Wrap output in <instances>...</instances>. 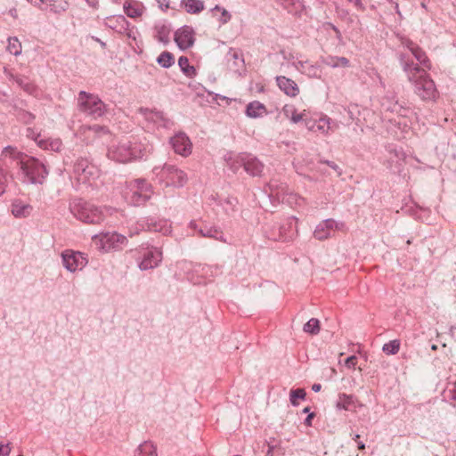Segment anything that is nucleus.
Returning <instances> with one entry per match:
<instances>
[{"mask_svg": "<svg viewBox=\"0 0 456 456\" xmlns=\"http://www.w3.org/2000/svg\"><path fill=\"white\" fill-rule=\"evenodd\" d=\"M293 66L297 71L306 75L309 77L320 78L322 75V69L316 64L309 63L308 61H293Z\"/></svg>", "mask_w": 456, "mask_h": 456, "instance_id": "a211bd4d", "label": "nucleus"}, {"mask_svg": "<svg viewBox=\"0 0 456 456\" xmlns=\"http://www.w3.org/2000/svg\"><path fill=\"white\" fill-rule=\"evenodd\" d=\"M283 113L287 118H289V114H291L290 120L295 124L298 123L304 118V114L297 113L296 110L292 106H285L283 108Z\"/></svg>", "mask_w": 456, "mask_h": 456, "instance_id": "e433bc0d", "label": "nucleus"}, {"mask_svg": "<svg viewBox=\"0 0 456 456\" xmlns=\"http://www.w3.org/2000/svg\"><path fill=\"white\" fill-rule=\"evenodd\" d=\"M175 153L187 157L191 153V142L184 133H178L170 139Z\"/></svg>", "mask_w": 456, "mask_h": 456, "instance_id": "ddd939ff", "label": "nucleus"}, {"mask_svg": "<svg viewBox=\"0 0 456 456\" xmlns=\"http://www.w3.org/2000/svg\"><path fill=\"white\" fill-rule=\"evenodd\" d=\"M190 227H191V229L198 230V224H197V223H196V222H194V221H191V222L190 223Z\"/></svg>", "mask_w": 456, "mask_h": 456, "instance_id": "13d9d810", "label": "nucleus"}, {"mask_svg": "<svg viewBox=\"0 0 456 456\" xmlns=\"http://www.w3.org/2000/svg\"><path fill=\"white\" fill-rule=\"evenodd\" d=\"M350 2H354L355 5H361V0H349Z\"/></svg>", "mask_w": 456, "mask_h": 456, "instance_id": "680f3d73", "label": "nucleus"}, {"mask_svg": "<svg viewBox=\"0 0 456 456\" xmlns=\"http://www.w3.org/2000/svg\"><path fill=\"white\" fill-rule=\"evenodd\" d=\"M132 196L131 202L134 206L144 204L151 198L152 187L145 179L139 178L130 182Z\"/></svg>", "mask_w": 456, "mask_h": 456, "instance_id": "0eeeda50", "label": "nucleus"}, {"mask_svg": "<svg viewBox=\"0 0 456 456\" xmlns=\"http://www.w3.org/2000/svg\"><path fill=\"white\" fill-rule=\"evenodd\" d=\"M15 82L20 86L24 91L28 94H33L35 91V86L32 85L28 78L18 77L15 78Z\"/></svg>", "mask_w": 456, "mask_h": 456, "instance_id": "a19ab883", "label": "nucleus"}, {"mask_svg": "<svg viewBox=\"0 0 456 456\" xmlns=\"http://www.w3.org/2000/svg\"><path fill=\"white\" fill-rule=\"evenodd\" d=\"M344 226L343 223H338L334 219H326L321 222L314 232V236L319 240H323L331 236L336 230H339Z\"/></svg>", "mask_w": 456, "mask_h": 456, "instance_id": "9b49d317", "label": "nucleus"}, {"mask_svg": "<svg viewBox=\"0 0 456 456\" xmlns=\"http://www.w3.org/2000/svg\"><path fill=\"white\" fill-rule=\"evenodd\" d=\"M305 391L303 388L291 389L289 393V401L292 405L297 406L298 405L297 399H305Z\"/></svg>", "mask_w": 456, "mask_h": 456, "instance_id": "58836bf2", "label": "nucleus"}, {"mask_svg": "<svg viewBox=\"0 0 456 456\" xmlns=\"http://www.w3.org/2000/svg\"><path fill=\"white\" fill-rule=\"evenodd\" d=\"M10 452L11 448L9 446V444H0V456H8L10 454Z\"/></svg>", "mask_w": 456, "mask_h": 456, "instance_id": "de8ad7c7", "label": "nucleus"}, {"mask_svg": "<svg viewBox=\"0 0 456 456\" xmlns=\"http://www.w3.org/2000/svg\"><path fill=\"white\" fill-rule=\"evenodd\" d=\"M297 220L294 216L287 219L284 224L277 225L273 228L269 238L273 240H290L297 234Z\"/></svg>", "mask_w": 456, "mask_h": 456, "instance_id": "6e6552de", "label": "nucleus"}, {"mask_svg": "<svg viewBox=\"0 0 456 456\" xmlns=\"http://www.w3.org/2000/svg\"><path fill=\"white\" fill-rule=\"evenodd\" d=\"M303 412H304V413H311V412H310V408H309V407H305V408L303 410Z\"/></svg>", "mask_w": 456, "mask_h": 456, "instance_id": "e2e57ef3", "label": "nucleus"}, {"mask_svg": "<svg viewBox=\"0 0 456 456\" xmlns=\"http://www.w3.org/2000/svg\"><path fill=\"white\" fill-rule=\"evenodd\" d=\"M89 129L91 131H93L96 134H109V131H108V129L105 126H99V125H94L93 126H90Z\"/></svg>", "mask_w": 456, "mask_h": 456, "instance_id": "c03bdc74", "label": "nucleus"}, {"mask_svg": "<svg viewBox=\"0 0 456 456\" xmlns=\"http://www.w3.org/2000/svg\"><path fill=\"white\" fill-rule=\"evenodd\" d=\"M140 111L148 122L158 126L169 127L172 124V122L167 118L161 111H155L149 109H140Z\"/></svg>", "mask_w": 456, "mask_h": 456, "instance_id": "f3484780", "label": "nucleus"}, {"mask_svg": "<svg viewBox=\"0 0 456 456\" xmlns=\"http://www.w3.org/2000/svg\"><path fill=\"white\" fill-rule=\"evenodd\" d=\"M181 4L191 14H197L204 10V2L201 0H182Z\"/></svg>", "mask_w": 456, "mask_h": 456, "instance_id": "393cba45", "label": "nucleus"}, {"mask_svg": "<svg viewBox=\"0 0 456 456\" xmlns=\"http://www.w3.org/2000/svg\"><path fill=\"white\" fill-rule=\"evenodd\" d=\"M134 456H157L156 447L150 442L140 444Z\"/></svg>", "mask_w": 456, "mask_h": 456, "instance_id": "7c9ffc66", "label": "nucleus"}, {"mask_svg": "<svg viewBox=\"0 0 456 456\" xmlns=\"http://www.w3.org/2000/svg\"><path fill=\"white\" fill-rule=\"evenodd\" d=\"M174 39L181 50L191 48L195 41L194 30L189 26H183L175 31Z\"/></svg>", "mask_w": 456, "mask_h": 456, "instance_id": "f8f14e48", "label": "nucleus"}, {"mask_svg": "<svg viewBox=\"0 0 456 456\" xmlns=\"http://www.w3.org/2000/svg\"><path fill=\"white\" fill-rule=\"evenodd\" d=\"M5 181V175H4L3 169L0 167V195L4 192Z\"/></svg>", "mask_w": 456, "mask_h": 456, "instance_id": "49530a36", "label": "nucleus"}, {"mask_svg": "<svg viewBox=\"0 0 456 456\" xmlns=\"http://www.w3.org/2000/svg\"><path fill=\"white\" fill-rule=\"evenodd\" d=\"M61 146V142L59 141V140H56V141L52 142L50 143V148H51L52 151H60Z\"/></svg>", "mask_w": 456, "mask_h": 456, "instance_id": "8fccbe9b", "label": "nucleus"}, {"mask_svg": "<svg viewBox=\"0 0 456 456\" xmlns=\"http://www.w3.org/2000/svg\"><path fill=\"white\" fill-rule=\"evenodd\" d=\"M106 23L111 28H117L115 23L119 24L121 26V28H124L125 25L128 26V21L126 20V19L123 15H118V16L113 17V18H107V22Z\"/></svg>", "mask_w": 456, "mask_h": 456, "instance_id": "ea45409f", "label": "nucleus"}, {"mask_svg": "<svg viewBox=\"0 0 456 456\" xmlns=\"http://www.w3.org/2000/svg\"><path fill=\"white\" fill-rule=\"evenodd\" d=\"M237 154L232 152H228L224 155V159L226 163V166L233 172L236 173L240 169V165H233L234 159Z\"/></svg>", "mask_w": 456, "mask_h": 456, "instance_id": "79ce46f5", "label": "nucleus"}, {"mask_svg": "<svg viewBox=\"0 0 456 456\" xmlns=\"http://www.w3.org/2000/svg\"><path fill=\"white\" fill-rule=\"evenodd\" d=\"M265 112V106L257 101L248 103L246 108V115L252 118L262 117Z\"/></svg>", "mask_w": 456, "mask_h": 456, "instance_id": "b1692460", "label": "nucleus"}, {"mask_svg": "<svg viewBox=\"0 0 456 456\" xmlns=\"http://www.w3.org/2000/svg\"><path fill=\"white\" fill-rule=\"evenodd\" d=\"M178 65L181 68L182 71L188 77H193L196 75V69L193 66H191L189 63V60L185 56H181L178 59Z\"/></svg>", "mask_w": 456, "mask_h": 456, "instance_id": "2f4dec72", "label": "nucleus"}, {"mask_svg": "<svg viewBox=\"0 0 456 456\" xmlns=\"http://www.w3.org/2000/svg\"><path fill=\"white\" fill-rule=\"evenodd\" d=\"M400 340L394 339L384 344L382 350L387 354H396L400 349Z\"/></svg>", "mask_w": 456, "mask_h": 456, "instance_id": "4c0bfd02", "label": "nucleus"}, {"mask_svg": "<svg viewBox=\"0 0 456 456\" xmlns=\"http://www.w3.org/2000/svg\"><path fill=\"white\" fill-rule=\"evenodd\" d=\"M406 47L411 52L416 60L421 64L424 68L430 69L431 64L428 58L426 55V53L415 43L411 40H406L403 43Z\"/></svg>", "mask_w": 456, "mask_h": 456, "instance_id": "aec40b11", "label": "nucleus"}, {"mask_svg": "<svg viewBox=\"0 0 456 456\" xmlns=\"http://www.w3.org/2000/svg\"><path fill=\"white\" fill-rule=\"evenodd\" d=\"M241 159H239L242 163L245 171L252 176H260L264 170V164L259 161L258 159L252 156L251 154L241 155Z\"/></svg>", "mask_w": 456, "mask_h": 456, "instance_id": "4468645a", "label": "nucleus"}, {"mask_svg": "<svg viewBox=\"0 0 456 456\" xmlns=\"http://www.w3.org/2000/svg\"><path fill=\"white\" fill-rule=\"evenodd\" d=\"M241 155H247V153H240L236 155V158L234 159L233 165H240V167H243L242 163L239 161V159H241Z\"/></svg>", "mask_w": 456, "mask_h": 456, "instance_id": "603ef678", "label": "nucleus"}, {"mask_svg": "<svg viewBox=\"0 0 456 456\" xmlns=\"http://www.w3.org/2000/svg\"><path fill=\"white\" fill-rule=\"evenodd\" d=\"M276 82L279 88L288 96L295 97L299 94V87L294 80L284 76H278Z\"/></svg>", "mask_w": 456, "mask_h": 456, "instance_id": "6ab92c4d", "label": "nucleus"}, {"mask_svg": "<svg viewBox=\"0 0 456 456\" xmlns=\"http://www.w3.org/2000/svg\"><path fill=\"white\" fill-rule=\"evenodd\" d=\"M217 98H220V99H222V100H227V98H226L225 96H221V95H219V94H216V99H217Z\"/></svg>", "mask_w": 456, "mask_h": 456, "instance_id": "69168bd1", "label": "nucleus"}, {"mask_svg": "<svg viewBox=\"0 0 456 456\" xmlns=\"http://www.w3.org/2000/svg\"><path fill=\"white\" fill-rule=\"evenodd\" d=\"M358 449L359 450H364L365 449V444L362 443V442H358Z\"/></svg>", "mask_w": 456, "mask_h": 456, "instance_id": "052dcab7", "label": "nucleus"}, {"mask_svg": "<svg viewBox=\"0 0 456 456\" xmlns=\"http://www.w3.org/2000/svg\"><path fill=\"white\" fill-rule=\"evenodd\" d=\"M330 118H322L319 120H306L305 121V126L308 130L314 131V132H321L323 134H327L329 133V130L330 129Z\"/></svg>", "mask_w": 456, "mask_h": 456, "instance_id": "412c9836", "label": "nucleus"}, {"mask_svg": "<svg viewBox=\"0 0 456 456\" xmlns=\"http://www.w3.org/2000/svg\"><path fill=\"white\" fill-rule=\"evenodd\" d=\"M107 156L109 159L126 163L132 159L142 157V148L136 143H132L126 139H123L117 145L109 148Z\"/></svg>", "mask_w": 456, "mask_h": 456, "instance_id": "20e7f679", "label": "nucleus"}, {"mask_svg": "<svg viewBox=\"0 0 456 456\" xmlns=\"http://www.w3.org/2000/svg\"><path fill=\"white\" fill-rule=\"evenodd\" d=\"M401 64L407 73L408 79L414 85V93L423 101L435 100L436 88L424 68L405 61L403 57L401 58Z\"/></svg>", "mask_w": 456, "mask_h": 456, "instance_id": "f03ea898", "label": "nucleus"}, {"mask_svg": "<svg viewBox=\"0 0 456 456\" xmlns=\"http://www.w3.org/2000/svg\"><path fill=\"white\" fill-rule=\"evenodd\" d=\"M358 438H360V435H358V434L354 435V437H353V439L354 441H357Z\"/></svg>", "mask_w": 456, "mask_h": 456, "instance_id": "338daca9", "label": "nucleus"}, {"mask_svg": "<svg viewBox=\"0 0 456 456\" xmlns=\"http://www.w3.org/2000/svg\"><path fill=\"white\" fill-rule=\"evenodd\" d=\"M3 155H10L19 160V165L23 175V182L28 183L42 184L48 171L45 166L37 159L23 155L12 146H7L3 151Z\"/></svg>", "mask_w": 456, "mask_h": 456, "instance_id": "f257e3e1", "label": "nucleus"}, {"mask_svg": "<svg viewBox=\"0 0 456 456\" xmlns=\"http://www.w3.org/2000/svg\"><path fill=\"white\" fill-rule=\"evenodd\" d=\"M77 101L79 110L94 118H100L105 113V104L95 94L80 91Z\"/></svg>", "mask_w": 456, "mask_h": 456, "instance_id": "423d86ee", "label": "nucleus"}, {"mask_svg": "<svg viewBox=\"0 0 456 456\" xmlns=\"http://www.w3.org/2000/svg\"><path fill=\"white\" fill-rule=\"evenodd\" d=\"M161 260L162 253L157 248H153L143 254L139 268L142 271L153 269L159 265Z\"/></svg>", "mask_w": 456, "mask_h": 456, "instance_id": "2eb2a0df", "label": "nucleus"}, {"mask_svg": "<svg viewBox=\"0 0 456 456\" xmlns=\"http://www.w3.org/2000/svg\"><path fill=\"white\" fill-rule=\"evenodd\" d=\"M283 57H284L285 60H289V61L295 59V57H294V55L292 53H289L288 55L284 54Z\"/></svg>", "mask_w": 456, "mask_h": 456, "instance_id": "bf43d9fd", "label": "nucleus"}, {"mask_svg": "<svg viewBox=\"0 0 456 456\" xmlns=\"http://www.w3.org/2000/svg\"><path fill=\"white\" fill-rule=\"evenodd\" d=\"M323 163L327 164L329 167H330L335 171H338L339 169L338 166L332 161L325 160V161H323Z\"/></svg>", "mask_w": 456, "mask_h": 456, "instance_id": "864d4df0", "label": "nucleus"}, {"mask_svg": "<svg viewBox=\"0 0 456 456\" xmlns=\"http://www.w3.org/2000/svg\"><path fill=\"white\" fill-rule=\"evenodd\" d=\"M273 448H274V446H273V445H270V446H269V449H268V451H267V452H266V456H273Z\"/></svg>", "mask_w": 456, "mask_h": 456, "instance_id": "4d7b16f0", "label": "nucleus"}, {"mask_svg": "<svg viewBox=\"0 0 456 456\" xmlns=\"http://www.w3.org/2000/svg\"><path fill=\"white\" fill-rule=\"evenodd\" d=\"M284 9L291 13H299L303 10V4L299 0H277Z\"/></svg>", "mask_w": 456, "mask_h": 456, "instance_id": "cd10ccee", "label": "nucleus"}, {"mask_svg": "<svg viewBox=\"0 0 456 456\" xmlns=\"http://www.w3.org/2000/svg\"><path fill=\"white\" fill-rule=\"evenodd\" d=\"M32 207L29 204H25L20 200H15L12 204V214L17 218H23L31 213Z\"/></svg>", "mask_w": 456, "mask_h": 456, "instance_id": "5701e85b", "label": "nucleus"}, {"mask_svg": "<svg viewBox=\"0 0 456 456\" xmlns=\"http://www.w3.org/2000/svg\"><path fill=\"white\" fill-rule=\"evenodd\" d=\"M268 187L271 190V191H273L274 185L272 183H269Z\"/></svg>", "mask_w": 456, "mask_h": 456, "instance_id": "0e129e2a", "label": "nucleus"}, {"mask_svg": "<svg viewBox=\"0 0 456 456\" xmlns=\"http://www.w3.org/2000/svg\"><path fill=\"white\" fill-rule=\"evenodd\" d=\"M123 8L125 13L130 18L140 17L143 12V5L134 0H126Z\"/></svg>", "mask_w": 456, "mask_h": 456, "instance_id": "4be33fe9", "label": "nucleus"}, {"mask_svg": "<svg viewBox=\"0 0 456 456\" xmlns=\"http://www.w3.org/2000/svg\"><path fill=\"white\" fill-rule=\"evenodd\" d=\"M102 240L104 243H110V245L108 246L109 248H115L118 247V244H124L126 241V238L118 233H106L102 236Z\"/></svg>", "mask_w": 456, "mask_h": 456, "instance_id": "c85d7f7f", "label": "nucleus"}, {"mask_svg": "<svg viewBox=\"0 0 456 456\" xmlns=\"http://www.w3.org/2000/svg\"><path fill=\"white\" fill-rule=\"evenodd\" d=\"M354 404V396L351 395L346 394H339L338 399L336 402V409L337 410H345L349 411L351 409V406Z\"/></svg>", "mask_w": 456, "mask_h": 456, "instance_id": "a878e982", "label": "nucleus"}, {"mask_svg": "<svg viewBox=\"0 0 456 456\" xmlns=\"http://www.w3.org/2000/svg\"><path fill=\"white\" fill-rule=\"evenodd\" d=\"M157 62L163 68H169L175 63V58L171 53L166 51L160 53Z\"/></svg>", "mask_w": 456, "mask_h": 456, "instance_id": "473e14b6", "label": "nucleus"}, {"mask_svg": "<svg viewBox=\"0 0 456 456\" xmlns=\"http://www.w3.org/2000/svg\"><path fill=\"white\" fill-rule=\"evenodd\" d=\"M382 108L401 117H406L408 109L400 103L394 95H387L383 98L381 102Z\"/></svg>", "mask_w": 456, "mask_h": 456, "instance_id": "dca6fc26", "label": "nucleus"}, {"mask_svg": "<svg viewBox=\"0 0 456 456\" xmlns=\"http://www.w3.org/2000/svg\"><path fill=\"white\" fill-rule=\"evenodd\" d=\"M357 362V358L354 355H351L346 359L345 364L348 368H354Z\"/></svg>", "mask_w": 456, "mask_h": 456, "instance_id": "a18cd8bd", "label": "nucleus"}, {"mask_svg": "<svg viewBox=\"0 0 456 456\" xmlns=\"http://www.w3.org/2000/svg\"><path fill=\"white\" fill-rule=\"evenodd\" d=\"M74 173L79 181L86 183L97 177L99 170L86 158H79L74 165Z\"/></svg>", "mask_w": 456, "mask_h": 456, "instance_id": "1a4fd4ad", "label": "nucleus"}, {"mask_svg": "<svg viewBox=\"0 0 456 456\" xmlns=\"http://www.w3.org/2000/svg\"><path fill=\"white\" fill-rule=\"evenodd\" d=\"M230 55L232 57L234 61L240 60L241 63H244V60L242 58H240L239 53L237 52H230Z\"/></svg>", "mask_w": 456, "mask_h": 456, "instance_id": "5fc2aeb1", "label": "nucleus"}, {"mask_svg": "<svg viewBox=\"0 0 456 456\" xmlns=\"http://www.w3.org/2000/svg\"><path fill=\"white\" fill-rule=\"evenodd\" d=\"M431 349L432 350H436L437 349V346L436 345H432L431 346Z\"/></svg>", "mask_w": 456, "mask_h": 456, "instance_id": "774afa93", "label": "nucleus"}, {"mask_svg": "<svg viewBox=\"0 0 456 456\" xmlns=\"http://www.w3.org/2000/svg\"><path fill=\"white\" fill-rule=\"evenodd\" d=\"M34 116L31 113L28 112H22L20 118L23 119L25 123H29L34 119Z\"/></svg>", "mask_w": 456, "mask_h": 456, "instance_id": "09e8293b", "label": "nucleus"}, {"mask_svg": "<svg viewBox=\"0 0 456 456\" xmlns=\"http://www.w3.org/2000/svg\"><path fill=\"white\" fill-rule=\"evenodd\" d=\"M61 258L63 266L71 273L81 270L87 265L86 257L83 253L78 251L64 250L61 253Z\"/></svg>", "mask_w": 456, "mask_h": 456, "instance_id": "9d476101", "label": "nucleus"}, {"mask_svg": "<svg viewBox=\"0 0 456 456\" xmlns=\"http://www.w3.org/2000/svg\"><path fill=\"white\" fill-rule=\"evenodd\" d=\"M159 183L165 186L183 187L188 181L187 175L173 165L165 164L161 168L153 169Z\"/></svg>", "mask_w": 456, "mask_h": 456, "instance_id": "39448f33", "label": "nucleus"}, {"mask_svg": "<svg viewBox=\"0 0 456 456\" xmlns=\"http://www.w3.org/2000/svg\"><path fill=\"white\" fill-rule=\"evenodd\" d=\"M155 29L157 31V38L159 42H162L164 44H167L169 42V33L170 29L166 25H157L155 27Z\"/></svg>", "mask_w": 456, "mask_h": 456, "instance_id": "72a5a7b5", "label": "nucleus"}, {"mask_svg": "<svg viewBox=\"0 0 456 456\" xmlns=\"http://www.w3.org/2000/svg\"><path fill=\"white\" fill-rule=\"evenodd\" d=\"M214 10H218V11H222V13H221V17L219 19V21L222 23V24H225L227 23L232 16L231 14L228 12L227 10L224 9V8H221L219 5H216V7L214 8Z\"/></svg>", "mask_w": 456, "mask_h": 456, "instance_id": "37998d69", "label": "nucleus"}, {"mask_svg": "<svg viewBox=\"0 0 456 456\" xmlns=\"http://www.w3.org/2000/svg\"><path fill=\"white\" fill-rule=\"evenodd\" d=\"M323 62L331 68L349 66V60L346 57L329 56L323 60Z\"/></svg>", "mask_w": 456, "mask_h": 456, "instance_id": "c756f323", "label": "nucleus"}, {"mask_svg": "<svg viewBox=\"0 0 456 456\" xmlns=\"http://www.w3.org/2000/svg\"><path fill=\"white\" fill-rule=\"evenodd\" d=\"M7 51L15 56L21 53V44L17 37H9Z\"/></svg>", "mask_w": 456, "mask_h": 456, "instance_id": "f704fd0d", "label": "nucleus"}, {"mask_svg": "<svg viewBox=\"0 0 456 456\" xmlns=\"http://www.w3.org/2000/svg\"><path fill=\"white\" fill-rule=\"evenodd\" d=\"M69 209L75 217L86 224H100L104 219L101 208L82 199L73 200L69 204Z\"/></svg>", "mask_w": 456, "mask_h": 456, "instance_id": "7ed1b4c3", "label": "nucleus"}, {"mask_svg": "<svg viewBox=\"0 0 456 456\" xmlns=\"http://www.w3.org/2000/svg\"><path fill=\"white\" fill-rule=\"evenodd\" d=\"M315 417V413L314 412H311V413H308L307 417L305 418V425L307 426V427H311L312 426V420Z\"/></svg>", "mask_w": 456, "mask_h": 456, "instance_id": "3c124183", "label": "nucleus"}, {"mask_svg": "<svg viewBox=\"0 0 456 456\" xmlns=\"http://www.w3.org/2000/svg\"><path fill=\"white\" fill-rule=\"evenodd\" d=\"M321 389H322V385H321V384H319V383H315V384H314V385L312 386V390H313L314 392H315V393H317V392L321 391Z\"/></svg>", "mask_w": 456, "mask_h": 456, "instance_id": "6e6d98bb", "label": "nucleus"}, {"mask_svg": "<svg viewBox=\"0 0 456 456\" xmlns=\"http://www.w3.org/2000/svg\"><path fill=\"white\" fill-rule=\"evenodd\" d=\"M198 232L201 237L211 238L217 240H224L222 232L217 230L216 227L205 225L204 227H200L198 230Z\"/></svg>", "mask_w": 456, "mask_h": 456, "instance_id": "bb28decb", "label": "nucleus"}, {"mask_svg": "<svg viewBox=\"0 0 456 456\" xmlns=\"http://www.w3.org/2000/svg\"><path fill=\"white\" fill-rule=\"evenodd\" d=\"M304 331L309 334H318L320 331V322L318 319L312 318L310 319L303 328Z\"/></svg>", "mask_w": 456, "mask_h": 456, "instance_id": "c9c22d12", "label": "nucleus"}]
</instances>
